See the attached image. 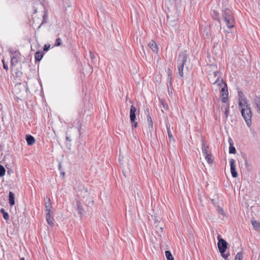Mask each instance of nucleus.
<instances>
[{
	"label": "nucleus",
	"instance_id": "nucleus-1",
	"mask_svg": "<svg viewBox=\"0 0 260 260\" xmlns=\"http://www.w3.org/2000/svg\"><path fill=\"white\" fill-rule=\"evenodd\" d=\"M239 108L241 111L242 116L245 120L247 126L251 125L252 112L250 105L244 98L240 96L239 98Z\"/></svg>",
	"mask_w": 260,
	"mask_h": 260
},
{
	"label": "nucleus",
	"instance_id": "nucleus-2",
	"mask_svg": "<svg viewBox=\"0 0 260 260\" xmlns=\"http://www.w3.org/2000/svg\"><path fill=\"white\" fill-rule=\"evenodd\" d=\"M213 84H217L218 86L221 88V101L223 103H226L227 100H228L229 93L228 90V87L226 84L223 82L222 78H220L219 76L217 77V79L213 82Z\"/></svg>",
	"mask_w": 260,
	"mask_h": 260
},
{
	"label": "nucleus",
	"instance_id": "nucleus-3",
	"mask_svg": "<svg viewBox=\"0 0 260 260\" xmlns=\"http://www.w3.org/2000/svg\"><path fill=\"white\" fill-rule=\"evenodd\" d=\"M222 19L226 26L229 28L234 27L235 20L232 11L229 8H225L222 11Z\"/></svg>",
	"mask_w": 260,
	"mask_h": 260
},
{
	"label": "nucleus",
	"instance_id": "nucleus-4",
	"mask_svg": "<svg viewBox=\"0 0 260 260\" xmlns=\"http://www.w3.org/2000/svg\"><path fill=\"white\" fill-rule=\"evenodd\" d=\"M187 54L186 51L181 52L178 56L177 68L178 73L181 77L183 76V68L187 61Z\"/></svg>",
	"mask_w": 260,
	"mask_h": 260
},
{
	"label": "nucleus",
	"instance_id": "nucleus-5",
	"mask_svg": "<svg viewBox=\"0 0 260 260\" xmlns=\"http://www.w3.org/2000/svg\"><path fill=\"white\" fill-rule=\"evenodd\" d=\"M88 196L87 189L84 187H81L77 192L76 197V201L84 202V199Z\"/></svg>",
	"mask_w": 260,
	"mask_h": 260
},
{
	"label": "nucleus",
	"instance_id": "nucleus-6",
	"mask_svg": "<svg viewBox=\"0 0 260 260\" xmlns=\"http://www.w3.org/2000/svg\"><path fill=\"white\" fill-rule=\"evenodd\" d=\"M218 240L217 245L219 250L221 253H223L225 252L227 249V242L225 240L221 238V236L218 235L217 236Z\"/></svg>",
	"mask_w": 260,
	"mask_h": 260
},
{
	"label": "nucleus",
	"instance_id": "nucleus-7",
	"mask_svg": "<svg viewBox=\"0 0 260 260\" xmlns=\"http://www.w3.org/2000/svg\"><path fill=\"white\" fill-rule=\"evenodd\" d=\"M231 172L233 177L236 178L238 176V173L236 171V161L233 158L230 159Z\"/></svg>",
	"mask_w": 260,
	"mask_h": 260
},
{
	"label": "nucleus",
	"instance_id": "nucleus-8",
	"mask_svg": "<svg viewBox=\"0 0 260 260\" xmlns=\"http://www.w3.org/2000/svg\"><path fill=\"white\" fill-rule=\"evenodd\" d=\"M137 111L136 108L132 105L131 107V110H130V120L131 122H135V120L136 119V112Z\"/></svg>",
	"mask_w": 260,
	"mask_h": 260
},
{
	"label": "nucleus",
	"instance_id": "nucleus-9",
	"mask_svg": "<svg viewBox=\"0 0 260 260\" xmlns=\"http://www.w3.org/2000/svg\"><path fill=\"white\" fill-rule=\"evenodd\" d=\"M228 142L230 145L229 153L231 154H235L236 153V150L234 146V142L231 137H229Z\"/></svg>",
	"mask_w": 260,
	"mask_h": 260
},
{
	"label": "nucleus",
	"instance_id": "nucleus-10",
	"mask_svg": "<svg viewBox=\"0 0 260 260\" xmlns=\"http://www.w3.org/2000/svg\"><path fill=\"white\" fill-rule=\"evenodd\" d=\"M167 73H168V77H167V85L169 88V86L172 85V71L170 68H168L167 69Z\"/></svg>",
	"mask_w": 260,
	"mask_h": 260
},
{
	"label": "nucleus",
	"instance_id": "nucleus-11",
	"mask_svg": "<svg viewBox=\"0 0 260 260\" xmlns=\"http://www.w3.org/2000/svg\"><path fill=\"white\" fill-rule=\"evenodd\" d=\"M148 46H149V48H151V50L154 52L157 53L158 52V47L157 45H156V43L154 41L151 40L149 42Z\"/></svg>",
	"mask_w": 260,
	"mask_h": 260
},
{
	"label": "nucleus",
	"instance_id": "nucleus-12",
	"mask_svg": "<svg viewBox=\"0 0 260 260\" xmlns=\"http://www.w3.org/2000/svg\"><path fill=\"white\" fill-rule=\"evenodd\" d=\"M9 203L11 206L15 204V195L12 191H10L9 193Z\"/></svg>",
	"mask_w": 260,
	"mask_h": 260
},
{
	"label": "nucleus",
	"instance_id": "nucleus-13",
	"mask_svg": "<svg viewBox=\"0 0 260 260\" xmlns=\"http://www.w3.org/2000/svg\"><path fill=\"white\" fill-rule=\"evenodd\" d=\"M77 201V210L79 214L81 215H82L83 212L84 211L83 207L81 204L82 202H83L79 201Z\"/></svg>",
	"mask_w": 260,
	"mask_h": 260
},
{
	"label": "nucleus",
	"instance_id": "nucleus-14",
	"mask_svg": "<svg viewBox=\"0 0 260 260\" xmlns=\"http://www.w3.org/2000/svg\"><path fill=\"white\" fill-rule=\"evenodd\" d=\"M26 140L28 145H32L35 142V139L34 137L29 135L26 136Z\"/></svg>",
	"mask_w": 260,
	"mask_h": 260
},
{
	"label": "nucleus",
	"instance_id": "nucleus-15",
	"mask_svg": "<svg viewBox=\"0 0 260 260\" xmlns=\"http://www.w3.org/2000/svg\"><path fill=\"white\" fill-rule=\"evenodd\" d=\"M51 213H46V218L48 223L50 225H53L54 224L53 223V218L51 215Z\"/></svg>",
	"mask_w": 260,
	"mask_h": 260
},
{
	"label": "nucleus",
	"instance_id": "nucleus-16",
	"mask_svg": "<svg viewBox=\"0 0 260 260\" xmlns=\"http://www.w3.org/2000/svg\"><path fill=\"white\" fill-rule=\"evenodd\" d=\"M222 109H224V114L225 115V118L226 119L228 118L229 114V111H230L229 105L227 104L225 106H223L222 108Z\"/></svg>",
	"mask_w": 260,
	"mask_h": 260
},
{
	"label": "nucleus",
	"instance_id": "nucleus-17",
	"mask_svg": "<svg viewBox=\"0 0 260 260\" xmlns=\"http://www.w3.org/2000/svg\"><path fill=\"white\" fill-rule=\"evenodd\" d=\"M251 223L256 230H260V222L255 220L251 221Z\"/></svg>",
	"mask_w": 260,
	"mask_h": 260
},
{
	"label": "nucleus",
	"instance_id": "nucleus-18",
	"mask_svg": "<svg viewBox=\"0 0 260 260\" xmlns=\"http://www.w3.org/2000/svg\"><path fill=\"white\" fill-rule=\"evenodd\" d=\"M208 147L205 145L204 141H203L202 144V150L203 155L208 154V151H207Z\"/></svg>",
	"mask_w": 260,
	"mask_h": 260
},
{
	"label": "nucleus",
	"instance_id": "nucleus-19",
	"mask_svg": "<svg viewBox=\"0 0 260 260\" xmlns=\"http://www.w3.org/2000/svg\"><path fill=\"white\" fill-rule=\"evenodd\" d=\"M147 123L149 126V129H152L153 128V122L152 118L150 115L147 116Z\"/></svg>",
	"mask_w": 260,
	"mask_h": 260
},
{
	"label": "nucleus",
	"instance_id": "nucleus-20",
	"mask_svg": "<svg viewBox=\"0 0 260 260\" xmlns=\"http://www.w3.org/2000/svg\"><path fill=\"white\" fill-rule=\"evenodd\" d=\"M35 57L36 61H40L43 57L42 53H40V52H37L35 53Z\"/></svg>",
	"mask_w": 260,
	"mask_h": 260
},
{
	"label": "nucleus",
	"instance_id": "nucleus-21",
	"mask_svg": "<svg viewBox=\"0 0 260 260\" xmlns=\"http://www.w3.org/2000/svg\"><path fill=\"white\" fill-rule=\"evenodd\" d=\"M165 254L167 260H174V257L170 251H166Z\"/></svg>",
	"mask_w": 260,
	"mask_h": 260
},
{
	"label": "nucleus",
	"instance_id": "nucleus-22",
	"mask_svg": "<svg viewBox=\"0 0 260 260\" xmlns=\"http://www.w3.org/2000/svg\"><path fill=\"white\" fill-rule=\"evenodd\" d=\"M204 156L208 164H211L213 162V160L211 158V155L209 153L204 155Z\"/></svg>",
	"mask_w": 260,
	"mask_h": 260
},
{
	"label": "nucleus",
	"instance_id": "nucleus-23",
	"mask_svg": "<svg viewBox=\"0 0 260 260\" xmlns=\"http://www.w3.org/2000/svg\"><path fill=\"white\" fill-rule=\"evenodd\" d=\"M1 212L3 213V217L5 220H8L9 219V214L5 212L3 208L1 209Z\"/></svg>",
	"mask_w": 260,
	"mask_h": 260
},
{
	"label": "nucleus",
	"instance_id": "nucleus-24",
	"mask_svg": "<svg viewBox=\"0 0 260 260\" xmlns=\"http://www.w3.org/2000/svg\"><path fill=\"white\" fill-rule=\"evenodd\" d=\"M212 16L214 19L217 20L218 21H220L219 14L216 11H215V10L213 11Z\"/></svg>",
	"mask_w": 260,
	"mask_h": 260
},
{
	"label": "nucleus",
	"instance_id": "nucleus-25",
	"mask_svg": "<svg viewBox=\"0 0 260 260\" xmlns=\"http://www.w3.org/2000/svg\"><path fill=\"white\" fill-rule=\"evenodd\" d=\"M243 258V253L241 252H238L236 255L235 260H242Z\"/></svg>",
	"mask_w": 260,
	"mask_h": 260
},
{
	"label": "nucleus",
	"instance_id": "nucleus-26",
	"mask_svg": "<svg viewBox=\"0 0 260 260\" xmlns=\"http://www.w3.org/2000/svg\"><path fill=\"white\" fill-rule=\"evenodd\" d=\"M254 103L256 106V107L258 109V110L260 109V98L258 97H256L254 99Z\"/></svg>",
	"mask_w": 260,
	"mask_h": 260
},
{
	"label": "nucleus",
	"instance_id": "nucleus-27",
	"mask_svg": "<svg viewBox=\"0 0 260 260\" xmlns=\"http://www.w3.org/2000/svg\"><path fill=\"white\" fill-rule=\"evenodd\" d=\"M254 103L256 106V107L258 109V110L260 109V98L258 97H256L254 99Z\"/></svg>",
	"mask_w": 260,
	"mask_h": 260
},
{
	"label": "nucleus",
	"instance_id": "nucleus-28",
	"mask_svg": "<svg viewBox=\"0 0 260 260\" xmlns=\"http://www.w3.org/2000/svg\"><path fill=\"white\" fill-rule=\"evenodd\" d=\"M6 172V170L5 168L0 165V176L3 177L5 175Z\"/></svg>",
	"mask_w": 260,
	"mask_h": 260
},
{
	"label": "nucleus",
	"instance_id": "nucleus-29",
	"mask_svg": "<svg viewBox=\"0 0 260 260\" xmlns=\"http://www.w3.org/2000/svg\"><path fill=\"white\" fill-rule=\"evenodd\" d=\"M11 62L12 65L15 66L18 63V59L17 57L15 56L11 57Z\"/></svg>",
	"mask_w": 260,
	"mask_h": 260
},
{
	"label": "nucleus",
	"instance_id": "nucleus-30",
	"mask_svg": "<svg viewBox=\"0 0 260 260\" xmlns=\"http://www.w3.org/2000/svg\"><path fill=\"white\" fill-rule=\"evenodd\" d=\"M45 206H50L51 205V201L48 197H46V198L45 199Z\"/></svg>",
	"mask_w": 260,
	"mask_h": 260
},
{
	"label": "nucleus",
	"instance_id": "nucleus-31",
	"mask_svg": "<svg viewBox=\"0 0 260 260\" xmlns=\"http://www.w3.org/2000/svg\"><path fill=\"white\" fill-rule=\"evenodd\" d=\"M167 132H168V136L170 138V140H171V139H173L170 128L169 127V126L168 125H167Z\"/></svg>",
	"mask_w": 260,
	"mask_h": 260
},
{
	"label": "nucleus",
	"instance_id": "nucleus-32",
	"mask_svg": "<svg viewBox=\"0 0 260 260\" xmlns=\"http://www.w3.org/2000/svg\"><path fill=\"white\" fill-rule=\"evenodd\" d=\"M45 208H46V211L47 213H49V212L51 213L52 212V206L51 205L50 206H46Z\"/></svg>",
	"mask_w": 260,
	"mask_h": 260
},
{
	"label": "nucleus",
	"instance_id": "nucleus-33",
	"mask_svg": "<svg viewBox=\"0 0 260 260\" xmlns=\"http://www.w3.org/2000/svg\"><path fill=\"white\" fill-rule=\"evenodd\" d=\"M61 40L60 38H57L56 40V41H55V45L56 46H59L61 45Z\"/></svg>",
	"mask_w": 260,
	"mask_h": 260
},
{
	"label": "nucleus",
	"instance_id": "nucleus-34",
	"mask_svg": "<svg viewBox=\"0 0 260 260\" xmlns=\"http://www.w3.org/2000/svg\"><path fill=\"white\" fill-rule=\"evenodd\" d=\"M220 73L218 71H215L213 75L211 76H213L214 78H217L218 77H220V78H221L220 77V75H219Z\"/></svg>",
	"mask_w": 260,
	"mask_h": 260
},
{
	"label": "nucleus",
	"instance_id": "nucleus-35",
	"mask_svg": "<svg viewBox=\"0 0 260 260\" xmlns=\"http://www.w3.org/2000/svg\"><path fill=\"white\" fill-rule=\"evenodd\" d=\"M217 211H218V213L222 214V215H223L224 213L223 209L220 207H218Z\"/></svg>",
	"mask_w": 260,
	"mask_h": 260
},
{
	"label": "nucleus",
	"instance_id": "nucleus-36",
	"mask_svg": "<svg viewBox=\"0 0 260 260\" xmlns=\"http://www.w3.org/2000/svg\"><path fill=\"white\" fill-rule=\"evenodd\" d=\"M161 104L165 109L168 110V106L166 103L161 101Z\"/></svg>",
	"mask_w": 260,
	"mask_h": 260
},
{
	"label": "nucleus",
	"instance_id": "nucleus-37",
	"mask_svg": "<svg viewBox=\"0 0 260 260\" xmlns=\"http://www.w3.org/2000/svg\"><path fill=\"white\" fill-rule=\"evenodd\" d=\"M217 78H214L213 76H210V81L211 83L213 84V82L215 80H216Z\"/></svg>",
	"mask_w": 260,
	"mask_h": 260
},
{
	"label": "nucleus",
	"instance_id": "nucleus-38",
	"mask_svg": "<svg viewBox=\"0 0 260 260\" xmlns=\"http://www.w3.org/2000/svg\"><path fill=\"white\" fill-rule=\"evenodd\" d=\"M230 254H224V253H221V256L224 258V259H226L229 256Z\"/></svg>",
	"mask_w": 260,
	"mask_h": 260
},
{
	"label": "nucleus",
	"instance_id": "nucleus-39",
	"mask_svg": "<svg viewBox=\"0 0 260 260\" xmlns=\"http://www.w3.org/2000/svg\"><path fill=\"white\" fill-rule=\"evenodd\" d=\"M3 64H4V69H5L6 71H7L8 70V66L5 64V63L4 62V61H3Z\"/></svg>",
	"mask_w": 260,
	"mask_h": 260
},
{
	"label": "nucleus",
	"instance_id": "nucleus-40",
	"mask_svg": "<svg viewBox=\"0 0 260 260\" xmlns=\"http://www.w3.org/2000/svg\"><path fill=\"white\" fill-rule=\"evenodd\" d=\"M132 123H134V126L135 127H137V122L136 121V120H135V122H131Z\"/></svg>",
	"mask_w": 260,
	"mask_h": 260
},
{
	"label": "nucleus",
	"instance_id": "nucleus-41",
	"mask_svg": "<svg viewBox=\"0 0 260 260\" xmlns=\"http://www.w3.org/2000/svg\"><path fill=\"white\" fill-rule=\"evenodd\" d=\"M66 140H68V141H70V142H71V139H70V138H69V137H66Z\"/></svg>",
	"mask_w": 260,
	"mask_h": 260
},
{
	"label": "nucleus",
	"instance_id": "nucleus-42",
	"mask_svg": "<svg viewBox=\"0 0 260 260\" xmlns=\"http://www.w3.org/2000/svg\"><path fill=\"white\" fill-rule=\"evenodd\" d=\"M48 48H47L46 46H45L44 48V51H47V50H48Z\"/></svg>",
	"mask_w": 260,
	"mask_h": 260
},
{
	"label": "nucleus",
	"instance_id": "nucleus-43",
	"mask_svg": "<svg viewBox=\"0 0 260 260\" xmlns=\"http://www.w3.org/2000/svg\"><path fill=\"white\" fill-rule=\"evenodd\" d=\"M155 226H156V227H158V223H157V222H155Z\"/></svg>",
	"mask_w": 260,
	"mask_h": 260
},
{
	"label": "nucleus",
	"instance_id": "nucleus-44",
	"mask_svg": "<svg viewBox=\"0 0 260 260\" xmlns=\"http://www.w3.org/2000/svg\"><path fill=\"white\" fill-rule=\"evenodd\" d=\"M159 229H160V230L161 231H162V229H163V228H162V227L160 226V227H159Z\"/></svg>",
	"mask_w": 260,
	"mask_h": 260
},
{
	"label": "nucleus",
	"instance_id": "nucleus-45",
	"mask_svg": "<svg viewBox=\"0 0 260 260\" xmlns=\"http://www.w3.org/2000/svg\"><path fill=\"white\" fill-rule=\"evenodd\" d=\"M20 260H25L24 258V257H22L20 258Z\"/></svg>",
	"mask_w": 260,
	"mask_h": 260
},
{
	"label": "nucleus",
	"instance_id": "nucleus-46",
	"mask_svg": "<svg viewBox=\"0 0 260 260\" xmlns=\"http://www.w3.org/2000/svg\"><path fill=\"white\" fill-rule=\"evenodd\" d=\"M259 111H260V109H259Z\"/></svg>",
	"mask_w": 260,
	"mask_h": 260
}]
</instances>
